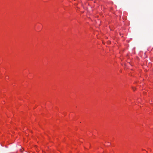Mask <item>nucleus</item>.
I'll return each mask as SVG.
<instances>
[{
  "label": "nucleus",
  "mask_w": 153,
  "mask_h": 153,
  "mask_svg": "<svg viewBox=\"0 0 153 153\" xmlns=\"http://www.w3.org/2000/svg\"><path fill=\"white\" fill-rule=\"evenodd\" d=\"M20 151L21 152H23V150H22V149H20Z\"/></svg>",
  "instance_id": "nucleus-1"
},
{
  "label": "nucleus",
  "mask_w": 153,
  "mask_h": 153,
  "mask_svg": "<svg viewBox=\"0 0 153 153\" xmlns=\"http://www.w3.org/2000/svg\"><path fill=\"white\" fill-rule=\"evenodd\" d=\"M132 89H133V90L134 91L135 89V88H134V87H133L132 88Z\"/></svg>",
  "instance_id": "nucleus-2"
}]
</instances>
